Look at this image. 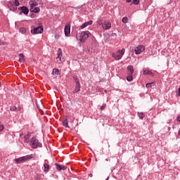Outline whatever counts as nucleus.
Listing matches in <instances>:
<instances>
[{
  "mask_svg": "<svg viewBox=\"0 0 180 180\" xmlns=\"http://www.w3.org/2000/svg\"><path fill=\"white\" fill-rule=\"evenodd\" d=\"M127 4H130L131 2V0H126Z\"/></svg>",
  "mask_w": 180,
  "mask_h": 180,
  "instance_id": "nucleus-37",
  "label": "nucleus"
},
{
  "mask_svg": "<svg viewBox=\"0 0 180 180\" xmlns=\"http://www.w3.org/2000/svg\"><path fill=\"white\" fill-rule=\"evenodd\" d=\"M126 49H122V50H118L116 53H112V57L115 58V60H121L122 57L124 56V53Z\"/></svg>",
  "mask_w": 180,
  "mask_h": 180,
  "instance_id": "nucleus-3",
  "label": "nucleus"
},
{
  "mask_svg": "<svg viewBox=\"0 0 180 180\" xmlns=\"http://www.w3.org/2000/svg\"><path fill=\"white\" fill-rule=\"evenodd\" d=\"M29 5L30 6V9H33L37 6V4L36 3V0H31L29 2Z\"/></svg>",
  "mask_w": 180,
  "mask_h": 180,
  "instance_id": "nucleus-16",
  "label": "nucleus"
},
{
  "mask_svg": "<svg viewBox=\"0 0 180 180\" xmlns=\"http://www.w3.org/2000/svg\"><path fill=\"white\" fill-rule=\"evenodd\" d=\"M52 74L53 75V78H57V77L58 76V74H60V70H58V69L57 68H54L53 70Z\"/></svg>",
  "mask_w": 180,
  "mask_h": 180,
  "instance_id": "nucleus-18",
  "label": "nucleus"
},
{
  "mask_svg": "<svg viewBox=\"0 0 180 180\" xmlns=\"http://www.w3.org/2000/svg\"><path fill=\"white\" fill-rule=\"evenodd\" d=\"M4 125L0 124V131H2V130H4Z\"/></svg>",
  "mask_w": 180,
  "mask_h": 180,
  "instance_id": "nucleus-35",
  "label": "nucleus"
},
{
  "mask_svg": "<svg viewBox=\"0 0 180 180\" xmlns=\"http://www.w3.org/2000/svg\"><path fill=\"white\" fill-rule=\"evenodd\" d=\"M30 11L33 12L34 13H39V12H40V8L34 7L33 8H30Z\"/></svg>",
  "mask_w": 180,
  "mask_h": 180,
  "instance_id": "nucleus-19",
  "label": "nucleus"
},
{
  "mask_svg": "<svg viewBox=\"0 0 180 180\" xmlns=\"http://www.w3.org/2000/svg\"><path fill=\"white\" fill-rule=\"evenodd\" d=\"M44 30V28L43 25L39 26V27H32L31 33L32 34H40L41 33H43Z\"/></svg>",
  "mask_w": 180,
  "mask_h": 180,
  "instance_id": "nucleus-4",
  "label": "nucleus"
},
{
  "mask_svg": "<svg viewBox=\"0 0 180 180\" xmlns=\"http://www.w3.org/2000/svg\"><path fill=\"white\" fill-rule=\"evenodd\" d=\"M105 180H109V177H108Z\"/></svg>",
  "mask_w": 180,
  "mask_h": 180,
  "instance_id": "nucleus-40",
  "label": "nucleus"
},
{
  "mask_svg": "<svg viewBox=\"0 0 180 180\" xmlns=\"http://www.w3.org/2000/svg\"><path fill=\"white\" fill-rule=\"evenodd\" d=\"M91 36V34L89 32V31H84L80 33L79 35V40L81 43H85L86 39Z\"/></svg>",
  "mask_w": 180,
  "mask_h": 180,
  "instance_id": "nucleus-5",
  "label": "nucleus"
},
{
  "mask_svg": "<svg viewBox=\"0 0 180 180\" xmlns=\"http://www.w3.org/2000/svg\"><path fill=\"white\" fill-rule=\"evenodd\" d=\"M9 4H10V11H12L13 12H16L18 11V7L13 5V1H9Z\"/></svg>",
  "mask_w": 180,
  "mask_h": 180,
  "instance_id": "nucleus-12",
  "label": "nucleus"
},
{
  "mask_svg": "<svg viewBox=\"0 0 180 180\" xmlns=\"http://www.w3.org/2000/svg\"><path fill=\"white\" fill-rule=\"evenodd\" d=\"M73 81H75L76 84L75 89L73 90V94H77V92L81 91V84L79 83V79L75 77H73Z\"/></svg>",
  "mask_w": 180,
  "mask_h": 180,
  "instance_id": "nucleus-6",
  "label": "nucleus"
},
{
  "mask_svg": "<svg viewBox=\"0 0 180 180\" xmlns=\"http://www.w3.org/2000/svg\"><path fill=\"white\" fill-rule=\"evenodd\" d=\"M65 35L68 37L70 36V33H71V25L68 24L65 26Z\"/></svg>",
  "mask_w": 180,
  "mask_h": 180,
  "instance_id": "nucleus-9",
  "label": "nucleus"
},
{
  "mask_svg": "<svg viewBox=\"0 0 180 180\" xmlns=\"http://www.w3.org/2000/svg\"><path fill=\"white\" fill-rule=\"evenodd\" d=\"M0 86H1V82H0Z\"/></svg>",
  "mask_w": 180,
  "mask_h": 180,
  "instance_id": "nucleus-41",
  "label": "nucleus"
},
{
  "mask_svg": "<svg viewBox=\"0 0 180 180\" xmlns=\"http://www.w3.org/2000/svg\"><path fill=\"white\" fill-rule=\"evenodd\" d=\"M44 172H49L50 169V165H49V164L47 163H44Z\"/></svg>",
  "mask_w": 180,
  "mask_h": 180,
  "instance_id": "nucleus-21",
  "label": "nucleus"
},
{
  "mask_svg": "<svg viewBox=\"0 0 180 180\" xmlns=\"http://www.w3.org/2000/svg\"><path fill=\"white\" fill-rule=\"evenodd\" d=\"M55 166L58 171H61V165L58 163H55Z\"/></svg>",
  "mask_w": 180,
  "mask_h": 180,
  "instance_id": "nucleus-27",
  "label": "nucleus"
},
{
  "mask_svg": "<svg viewBox=\"0 0 180 180\" xmlns=\"http://www.w3.org/2000/svg\"><path fill=\"white\" fill-rule=\"evenodd\" d=\"M10 110H11V111H13V112L16 111V106L12 105V106L10 108Z\"/></svg>",
  "mask_w": 180,
  "mask_h": 180,
  "instance_id": "nucleus-31",
  "label": "nucleus"
},
{
  "mask_svg": "<svg viewBox=\"0 0 180 180\" xmlns=\"http://www.w3.org/2000/svg\"><path fill=\"white\" fill-rule=\"evenodd\" d=\"M122 23H127V22H129V19L127 18V17H124L122 19Z\"/></svg>",
  "mask_w": 180,
  "mask_h": 180,
  "instance_id": "nucleus-28",
  "label": "nucleus"
},
{
  "mask_svg": "<svg viewBox=\"0 0 180 180\" xmlns=\"http://www.w3.org/2000/svg\"><path fill=\"white\" fill-rule=\"evenodd\" d=\"M139 119H144L146 115L143 112H138Z\"/></svg>",
  "mask_w": 180,
  "mask_h": 180,
  "instance_id": "nucleus-26",
  "label": "nucleus"
},
{
  "mask_svg": "<svg viewBox=\"0 0 180 180\" xmlns=\"http://www.w3.org/2000/svg\"><path fill=\"white\" fill-rule=\"evenodd\" d=\"M30 146L32 148H41L43 145L40 142H39V139L35 136L32 137L30 141Z\"/></svg>",
  "mask_w": 180,
  "mask_h": 180,
  "instance_id": "nucleus-1",
  "label": "nucleus"
},
{
  "mask_svg": "<svg viewBox=\"0 0 180 180\" xmlns=\"http://www.w3.org/2000/svg\"><path fill=\"white\" fill-rule=\"evenodd\" d=\"M91 178H92V174H89Z\"/></svg>",
  "mask_w": 180,
  "mask_h": 180,
  "instance_id": "nucleus-39",
  "label": "nucleus"
},
{
  "mask_svg": "<svg viewBox=\"0 0 180 180\" xmlns=\"http://www.w3.org/2000/svg\"><path fill=\"white\" fill-rule=\"evenodd\" d=\"M127 80L129 82H131L133 81V75L127 74Z\"/></svg>",
  "mask_w": 180,
  "mask_h": 180,
  "instance_id": "nucleus-22",
  "label": "nucleus"
},
{
  "mask_svg": "<svg viewBox=\"0 0 180 180\" xmlns=\"http://www.w3.org/2000/svg\"><path fill=\"white\" fill-rule=\"evenodd\" d=\"M27 30L25 27L20 28V33H22V34H25Z\"/></svg>",
  "mask_w": 180,
  "mask_h": 180,
  "instance_id": "nucleus-25",
  "label": "nucleus"
},
{
  "mask_svg": "<svg viewBox=\"0 0 180 180\" xmlns=\"http://www.w3.org/2000/svg\"><path fill=\"white\" fill-rule=\"evenodd\" d=\"M62 124L64 127L70 129V126H68V116L65 117V119L63 121Z\"/></svg>",
  "mask_w": 180,
  "mask_h": 180,
  "instance_id": "nucleus-15",
  "label": "nucleus"
},
{
  "mask_svg": "<svg viewBox=\"0 0 180 180\" xmlns=\"http://www.w3.org/2000/svg\"><path fill=\"white\" fill-rule=\"evenodd\" d=\"M133 72H134V68H133V65H129L127 67V74L133 75Z\"/></svg>",
  "mask_w": 180,
  "mask_h": 180,
  "instance_id": "nucleus-17",
  "label": "nucleus"
},
{
  "mask_svg": "<svg viewBox=\"0 0 180 180\" xmlns=\"http://www.w3.org/2000/svg\"><path fill=\"white\" fill-rule=\"evenodd\" d=\"M19 62L20 63H25V55L23 53H20L19 54Z\"/></svg>",
  "mask_w": 180,
  "mask_h": 180,
  "instance_id": "nucleus-20",
  "label": "nucleus"
},
{
  "mask_svg": "<svg viewBox=\"0 0 180 180\" xmlns=\"http://www.w3.org/2000/svg\"><path fill=\"white\" fill-rule=\"evenodd\" d=\"M1 42H0V46H1Z\"/></svg>",
  "mask_w": 180,
  "mask_h": 180,
  "instance_id": "nucleus-42",
  "label": "nucleus"
},
{
  "mask_svg": "<svg viewBox=\"0 0 180 180\" xmlns=\"http://www.w3.org/2000/svg\"><path fill=\"white\" fill-rule=\"evenodd\" d=\"M16 110L18 112H20V110H22V108H20V107L16 108Z\"/></svg>",
  "mask_w": 180,
  "mask_h": 180,
  "instance_id": "nucleus-36",
  "label": "nucleus"
},
{
  "mask_svg": "<svg viewBox=\"0 0 180 180\" xmlns=\"http://www.w3.org/2000/svg\"><path fill=\"white\" fill-rule=\"evenodd\" d=\"M61 57H63V51L61 50V48H59L58 49V56L56 58V61L59 64H61V63H63V60H61Z\"/></svg>",
  "mask_w": 180,
  "mask_h": 180,
  "instance_id": "nucleus-8",
  "label": "nucleus"
},
{
  "mask_svg": "<svg viewBox=\"0 0 180 180\" xmlns=\"http://www.w3.org/2000/svg\"><path fill=\"white\" fill-rule=\"evenodd\" d=\"M34 156L33 154L27 155L25 156L16 158L14 160V161L16 162V164H22V162H26V161H28V160H32V158H34Z\"/></svg>",
  "mask_w": 180,
  "mask_h": 180,
  "instance_id": "nucleus-2",
  "label": "nucleus"
},
{
  "mask_svg": "<svg viewBox=\"0 0 180 180\" xmlns=\"http://www.w3.org/2000/svg\"><path fill=\"white\" fill-rule=\"evenodd\" d=\"M144 75H153V72L150 70H143Z\"/></svg>",
  "mask_w": 180,
  "mask_h": 180,
  "instance_id": "nucleus-24",
  "label": "nucleus"
},
{
  "mask_svg": "<svg viewBox=\"0 0 180 180\" xmlns=\"http://www.w3.org/2000/svg\"><path fill=\"white\" fill-rule=\"evenodd\" d=\"M31 133L30 132H27V134H25L24 136V142L25 143H29V141H30V136H31Z\"/></svg>",
  "mask_w": 180,
  "mask_h": 180,
  "instance_id": "nucleus-14",
  "label": "nucleus"
},
{
  "mask_svg": "<svg viewBox=\"0 0 180 180\" xmlns=\"http://www.w3.org/2000/svg\"><path fill=\"white\" fill-rule=\"evenodd\" d=\"M105 161H110V159L107 158V159H105Z\"/></svg>",
  "mask_w": 180,
  "mask_h": 180,
  "instance_id": "nucleus-38",
  "label": "nucleus"
},
{
  "mask_svg": "<svg viewBox=\"0 0 180 180\" xmlns=\"http://www.w3.org/2000/svg\"><path fill=\"white\" fill-rule=\"evenodd\" d=\"M102 27H103V29H104L105 30H109V29H110V27H112V24H111L110 22H105L102 25Z\"/></svg>",
  "mask_w": 180,
  "mask_h": 180,
  "instance_id": "nucleus-11",
  "label": "nucleus"
},
{
  "mask_svg": "<svg viewBox=\"0 0 180 180\" xmlns=\"http://www.w3.org/2000/svg\"><path fill=\"white\" fill-rule=\"evenodd\" d=\"M61 169H63V171H65V169H67V166L61 165Z\"/></svg>",
  "mask_w": 180,
  "mask_h": 180,
  "instance_id": "nucleus-34",
  "label": "nucleus"
},
{
  "mask_svg": "<svg viewBox=\"0 0 180 180\" xmlns=\"http://www.w3.org/2000/svg\"><path fill=\"white\" fill-rule=\"evenodd\" d=\"M36 1V4L38 6V5H39V6H43L44 5V3H43V1L41 0H35Z\"/></svg>",
  "mask_w": 180,
  "mask_h": 180,
  "instance_id": "nucleus-23",
  "label": "nucleus"
},
{
  "mask_svg": "<svg viewBox=\"0 0 180 180\" xmlns=\"http://www.w3.org/2000/svg\"><path fill=\"white\" fill-rule=\"evenodd\" d=\"M13 4H15V6H19V5H20L19 0H14Z\"/></svg>",
  "mask_w": 180,
  "mask_h": 180,
  "instance_id": "nucleus-30",
  "label": "nucleus"
},
{
  "mask_svg": "<svg viewBox=\"0 0 180 180\" xmlns=\"http://www.w3.org/2000/svg\"><path fill=\"white\" fill-rule=\"evenodd\" d=\"M19 11H21V13L23 15H27L29 13V8L27 6H22L18 8Z\"/></svg>",
  "mask_w": 180,
  "mask_h": 180,
  "instance_id": "nucleus-10",
  "label": "nucleus"
},
{
  "mask_svg": "<svg viewBox=\"0 0 180 180\" xmlns=\"http://www.w3.org/2000/svg\"><path fill=\"white\" fill-rule=\"evenodd\" d=\"M92 23H94V21L92 20H89L88 22H84L83 25H81V29H85V27H88V26H91V25H92Z\"/></svg>",
  "mask_w": 180,
  "mask_h": 180,
  "instance_id": "nucleus-13",
  "label": "nucleus"
},
{
  "mask_svg": "<svg viewBox=\"0 0 180 180\" xmlns=\"http://www.w3.org/2000/svg\"><path fill=\"white\" fill-rule=\"evenodd\" d=\"M106 109V104H103V106L101 107V110H105Z\"/></svg>",
  "mask_w": 180,
  "mask_h": 180,
  "instance_id": "nucleus-33",
  "label": "nucleus"
},
{
  "mask_svg": "<svg viewBox=\"0 0 180 180\" xmlns=\"http://www.w3.org/2000/svg\"><path fill=\"white\" fill-rule=\"evenodd\" d=\"M146 86V88H151L153 86V83H147Z\"/></svg>",
  "mask_w": 180,
  "mask_h": 180,
  "instance_id": "nucleus-32",
  "label": "nucleus"
},
{
  "mask_svg": "<svg viewBox=\"0 0 180 180\" xmlns=\"http://www.w3.org/2000/svg\"><path fill=\"white\" fill-rule=\"evenodd\" d=\"M144 50H146V46H144L143 45H139V46H136L134 49L135 54H136V55L141 54V53H143V51H144Z\"/></svg>",
  "mask_w": 180,
  "mask_h": 180,
  "instance_id": "nucleus-7",
  "label": "nucleus"
},
{
  "mask_svg": "<svg viewBox=\"0 0 180 180\" xmlns=\"http://www.w3.org/2000/svg\"><path fill=\"white\" fill-rule=\"evenodd\" d=\"M132 4L134 5H139L140 4V0H133Z\"/></svg>",
  "mask_w": 180,
  "mask_h": 180,
  "instance_id": "nucleus-29",
  "label": "nucleus"
}]
</instances>
